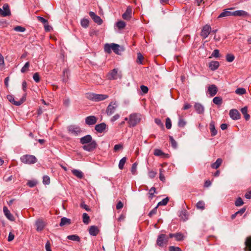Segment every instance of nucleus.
<instances>
[{"label": "nucleus", "mask_w": 251, "mask_h": 251, "mask_svg": "<svg viewBox=\"0 0 251 251\" xmlns=\"http://www.w3.org/2000/svg\"><path fill=\"white\" fill-rule=\"evenodd\" d=\"M116 25L119 29H123L125 27L126 23L122 21H118L116 23Z\"/></svg>", "instance_id": "41"}, {"label": "nucleus", "mask_w": 251, "mask_h": 251, "mask_svg": "<svg viewBox=\"0 0 251 251\" xmlns=\"http://www.w3.org/2000/svg\"><path fill=\"white\" fill-rule=\"evenodd\" d=\"M106 126V124L104 123H102L100 124L96 125L95 129L98 132L101 133L105 130Z\"/></svg>", "instance_id": "23"}, {"label": "nucleus", "mask_w": 251, "mask_h": 251, "mask_svg": "<svg viewBox=\"0 0 251 251\" xmlns=\"http://www.w3.org/2000/svg\"><path fill=\"white\" fill-rule=\"evenodd\" d=\"M3 212L4 213L5 216L6 217V218L8 220H9L11 221H14L15 219H14V217L11 214V213L10 212L9 210L7 209V208L5 206L3 207Z\"/></svg>", "instance_id": "22"}, {"label": "nucleus", "mask_w": 251, "mask_h": 251, "mask_svg": "<svg viewBox=\"0 0 251 251\" xmlns=\"http://www.w3.org/2000/svg\"><path fill=\"white\" fill-rule=\"evenodd\" d=\"M69 133L74 135H78L81 132V130L79 126L75 125H71L68 127Z\"/></svg>", "instance_id": "8"}, {"label": "nucleus", "mask_w": 251, "mask_h": 251, "mask_svg": "<svg viewBox=\"0 0 251 251\" xmlns=\"http://www.w3.org/2000/svg\"><path fill=\"white\" fill-rule=\"evenodd\" d=\"M169 139L171 143V145L172 147L176 149L177 147V143L174 140L173 137L172 136H170Z\"/></svg>", "instance_id": "50"}, {"label": "nucleus", "mask_w": 251, "mask_h": 251, "mask_svg": "<svg viewBox=\"0 0 251 251\" xmlns=\"http://www.w3.org/2000/svg\"><path fill=\"white\" fill-rule=\"evenodd\" d=\"M154 154L155 156H161L163 154V152L159 149H155L154 151Z\"/></svg>", "instance_id": "56"}, {"label": "nucleus", "mask_w": 251, "mask_h": 251, "mask_svg": "<svg viewBox=\"0 0 251 251\" xmlns=\"http://www.w3.org/2000/svg\"><path fill=\"white\" fill-rule=\"evenodd\" d=\"M208 67L211 70L215 71L219 67V63L216 61H211L209 63Z\"/></svg>", "instance_id": "20"}, {"label": "nucleus", "mask_w": 251, "mask_h": 251, "mask_svg": "<svg viewBox=\"0 0 251 251\" xmlns=\"http://www.w3.org/2000/svg\"><path fill=\"white\" fill-rule=\"evenodd\" d=\"M222 159L221 158H218L215 162L211 164V167L214 169H217L222 164Z\"/></svg>", "instance_id": "30"}, {"label": "nucleus", "mask_w": 251, "mask_h": 251, "mask_svg": "<svg viewBox=\"0 0 251 251\" xmlns=\"http://www.w3.org/2000/svg\"><path fill=\"white\" fill-rule=\"evenodd\" d=\"M141 120V115L138 114L133 113L129 117L128 123L129 126L134 127L138 124Z\"/></svg>", "instance_id": "2"}, {"label": "nucleus", "mask_w": 251, "mask_h": 251, "mask_svg": "<svg viewBox=\"0 0 251 251\" xmlns=\"http://www.w3.org/2000/svg\"><path fill=\"white\" fill-rule=\"evenodd\" d=\"M232 15L234 16H243L247 17L249 16V14L245 11L244 10H237L232 12Z\"/></svg>", "instance_id": "19"}, {"label": "nucleus", "mask_w": 251, "mask_h": 251, "mask_svg": "<svg viewBox=\"0 0 251 251\" xmlns=\"http://www.w3.org/2000/svg\"><path fill=\"white\" fill-rule=\"evenodd\" d=\"M97 119L94 116H88L85 119V123L87 125L91 126L97 123Z\"/></svg>", "instance_id": "15"}, {"label": "nucleus", "mask_w": 251, "mask_h": 251, "mask_svg": "<svg viewBox=\"0 0 251 251\" xmlns=\"http://www.w3.org/2000/svg\"><path fill=\"white\" fill-rule=\"evenodd\" d=\"M11 12L8 4H4L2 6V8H0V15L3 17H6L9 16Z\"/></svg>", "instance_id": "11"}, {"label": "nucleus", "mask_w": 251, "mask_h": 251, "mask_svg": "<svg viewBox=\"0 0 251 251\" xmlns=\"http://www.w3.org/2000/svg\"><path fill=\"white\" fill-rule=\"evenodd\" d=\"M89 99L95 101H100L106 99L108 98V96L103 94H97L94 93H91L88 94V96Z\"/></svg>", "instance_id": "4"}, {"label": "nucleus", "mask_w": 251, "mask_h": 251, "mask_svg": "<svg viewBox=\"0 0 251 251\" xmlns=\"http://www.w3.org/2000/svg\"><path fill=\"white\" fill-rule=\"evenodd\" d=\"M143 59L144 57L143 55L140 52H139L137 54V62L140 64H142Z\"/></svg>", "instance_id": "54"}, {"label": "nucleus", "mask_w": 251, "mask_h": 251, "mask_svg": "<svg viewBox=\"0 0 251 251\" xmlns=\"http://www.w3.org/2000/svg\"><path fill=\"white\" fill-rule=\"evenodd\" d=\"M241 112L244 115L245 118L246 120H248L250 119V115L248 114V108L247 107H244L241 110Z\"/></svg>", "instance_id": "31"}, {"label": "nucleus", "mask_w": 251, "mask_h": 251, "mask_svg": "<svg viewBox=\"0 0 251 251\" xmlns=\"http://www.w3.org/2000/svg\"><path fill=\"white\" fill-rule=\"evenodd\" d=\"M169 201V199L168 198H166L164 199H163L161 201H159L157 206H160V205H165L167 204Z\"/></svg>", "instance_id": "47"}, {"label": "nucleus", "mask_w": 251, "mask_h": 251, "mask_svg": "<svg viewBox=\"0 0 251 251\" xmlns=\"http://www.w3.org/2000/svg\"><path fill=\"white\" fill-rule=\"evenodd\" d=\"M186 124L185 122L183 119H179L178 125L180 127H184Z\"/></svg>", "instance_id": "61"}, {"label": "nucleus", "mask_w": 251, "mask_h": 251, "mask_svg": "<svg viewBox=\"0 0 251 251\" xmlns=\"http://www.w3.org/2000/svg\"><path fill=\"white\" fill-rule=\"evenodd\" d=\"M155 193H156V189L155 187H151L150 189L149 193V198L150 200H151L152 198L154 197Z\"/></svg>", "instance_id": "32"}, {"label": "nucleus", "mask_w": 251, "mask_h": 251, "mask_svg": "<svg viewBox=\"0 0 251 251\" xmlns=\"http://www.w3.org/2000/svg\"><path fill=\"white\" fill-rule=\"evenodd\" d=\"M244 204V202L242 200V199L239 197L238 198L236 201L235 202V204L236 206H240Z\"/></svg>", "instance_id": "49"}, {"label": "nucleus", "mask_w": 251, "mask_h": 251, "mask_svg": "<svg viewBox=\"0 0 251 251\" xmlns=\"http://www.w3.org/2000/svg\"><path fill=\"white\" fill-rule=\"evenodd\" d=\"M14 30L17 32H24L25 30V28L21 26H17L14 28Z\"/></svg>", "instance_id": "48"}, {"label": "nucleus", "mask_w": 251, "mask_h": 251, "mask_svg": "<svg viewBox=\"0 0 251 251\" xmlns=\"http://www.w3.org/2000/svg\"><path fill=\"white\" fill-rule=\"evenodd\" d=\"M222 99L220 97H216L213 98V102L217 105H221L222 103Z\"/></svg>", "instance_id": "39"}, {"label": "nucleus", "mask_w": 251, "mask_h": 251, "mask_svg": "<svg viewBox=\"0 0 251 251\" xmlns=\"http://www.w3.org/2000/svg\"><path fill=\"white\" fill-rule=\"evenodd\" d=\"M165 126H166V127L167 129H170L171 128V126H172L171 121L169 118H167L166 119Z\"/></svg>", "instance_id": "53"}, {"label": "nucleus", "mask_w": 251, "mask_h": 251, "mask_svg": "<svg viewBox=\"0 0 251 251\" xmlns=\"http://www.w3.org/2000/svg\"><path fill=\"white\" fill-rule=\"evenodd\" d=\"M132 9L130 7H127L126 11L124 13L122 17L125 20H128L130 19L132 15Z\"/></svg>", "instance_id": "18"}, {"label": "nucleus", "mask_w": 251, "mask_h": 251, "mask_svg": "<svg viewBox=\"0 0 251 251\" xmlns=\"http://www.w3.org/2000/svg\"><path fill=\"white\" fill-rule=\"evenodd\" d=\"M194 107L198 113L201 114L203 112L204 107L200 103H196Z\"/></svg>", "instance_id": "27"}, {"label": "nucleus", "mask_w": 251, "mask_h": 251, "mask_svg": "<svg viewBox=\"0 0 251 251\" xmlns=\"http://www.w3.org/2000/svg\"><path fill=\"white\" fill-rule=\"evenodd\" d=\"M83 222L85 224H89L90 222V217L86 213L83 214Z\"/></svg>", "instance_id": "38"}, {"label": "nucleus", "mask_w": 251, "mask_h": 251, "mask_svg": "<svg viewBox=\"0 0 251 251\" xmlns=\"http://www.w3.org/2000/svg\"><path fill=\"white\" fill-rule=\"evenodd\" d=\"M141 89L142 92L144 94H146L148 92V90H149L148 88L145 85H142L141 86Z\"/></svg>", "instance_id": "60"}, {"label": "nucleus", "mask_w": 251, "mask_h": 251, "mask_svg": "<svg viewBox=\"0 0 251 251\" xmlns=\"http://www.w3.org/2000/svg\"><path fill=\"white\" fill-rule=\"evenodd\" d=\"M137 168V163L135 162L134 164H133L132 167H131V170L132 174L134 175L136 174Z\"/></svg>", "instance_id": "46"}, {"label": "nucleus", "mask_w": 251, "mask_h": 251, "mask_svg": "<svg viewBox=\"0 0 251 251\" xmlns=\"http://www.w3.org/2000/svg\"><path fill=\"white\" fill-rule=\"evenodd\" d=\"M229 116L230 118L234 120H236L240 118V114L236 109H231L229 111Z\"/></svg>", "instance_id": "13"}, {"label": "nucleus", "mask_w": 251, "mask_h": 251, "mask_svg": "<svg viewBox=\"0 0 251 251\" xmlns=\"http://www.w3.org/2000/svg\"><path fill=\"white\" fill-rule=\"evenodd\" d=\"M170 251H181L180 248L178 247L171 246L169 248Z\"/></svg>", "instance_id": "58"}, {"label": "nucleus", "mask_w": 251, "mask_h": 251, "mask_svg": "<svg viewBox=\"0 0 251 251\" xmlns=\"http://www.w3.org/2000/svg\"><path fill=\"white\" fill-rule=\"evenodd\" d=\"M67 239L72 241H80V238L76 235H71L67 236Z\"/></svg>", "instance_id": "36"}, {"label": "nucleus", "mask_w": 251, "mask_h": 251, "mask_svg": "<svg viewBox=\"0 0 251 251\" xmlns=\"http://www.w3.org/2000/svg\"><path fill=\"white\" fill-rule=\"evenodd\" d=\"M89 15L94 21L100 25L102 23V19L99 16L97 15L94 12L91 11L89 13Z\"/></svg>", "instance_id": "14"}, {"label": "nucleus", "mask_w": 251, "mask_h": 251, "mask_svg": "<svg viewBox=\"0 0 251 251\" xmlns=\"http://www.w3.org/2000/svg\"><path fill=\"white\" fill-rule=\"evenodd\" d=\"M4 67V59L2 55L0 53V70H2Z\"/></svg>", "instance_id": "51"}, {"label": "nucleus", "mask_w": 251, "mask_h": 251, "mask_svg": "<svg viewBox=\"0 0 251 251\" xmlns=\"http://www.w3.org/2000/svg\"><path fill=\"white\" fill-rule=\"evenodd\" d=\"M126 157H123L119 161L118 167L121 170L123 169L124 166L126 162Z\"/></svg>", "instance_id": "35"}, {"label": "nucleus", "mask_w": 251, "mask_h": 251, "mask_svg": "<svg viewBox=\"0 0 251 251\" xmlns=\"http://www.w3.org/2000/svg\"><path fill=\"white\" fill-rule=\"evenodd\" d=\"M113 46H112V43L109 44H106L104 45V51L107 53H110L111 51V50H112Z\"/></svg>", "instance_id": "34"}, {"label": "nucleus", "mask_w": 251, "mask_h": 251, "mask_svg": "<svg viewBox=\"0 0 251 251\" xmlns=\"http://www.w3.org/2000/svg\"><path fill=\"white\" fill-rule=\"evenodd\" d=\"M117 107L118 103L117 101H111L106 108V114L109 116L112 115L115 112Z\"/></svg>", "instance_id": "6"}, {"label": "nucleus", "mask_w": 251, "mask_h": 251, "mask_svg": "<svg viewBox=\"0 0 251 251\" xmlns=\"http://www.w3.org/2000/svg\"><path fill=\"white\" fill-rule=\"evenodd\" d=\"M107 76L110 80H116L121 79L122 75L121 72H118L117 69H114L108 74Z\"/></svg>", "instance_id": "5"}, {"label": "nucleus", "mask_w": 251, "mask_h": 251, "mask_svg": "<svg viewBox=\"0 0 251 251\" xmlns=\"http://www.w3.org/2000/svg\"><path fill=\"white\" fill-rule=\"evenodd\" d=\"M99 232V229L96 226H91L89 228V233L93 236H96Z\"/></svg>", "instance_id": "25"}, {"label": "nucleus", "mask_w": 251, "mask_h": 251, "mask_svg": "<svg viewBox=\"0 0 251 251\" xmlns=\"http://www.w3.org/2000/svg\"><path fill=\"white\" fill-rule=\"evenodd\" d=\"M233 9V8H230L229 9H225L218 16V18H223L225 17H228L230 16H233L232 12L229 11V10Z\"/></svg>", "instance_id": "17"}, {"label": "nucleus", "mask_w": 251, "mask_h": 251, "mask_svg": "<svg viewBox=\"0 0 251 251\" xmlns=\"http://www.w3.org/2000/svg\"><path fill=\"white\" fill-rule=\"evenodd\" d=\"M218 90L216 85L212 84L208 87V92L211 96H214L217 93Z\"/></svg>", "instance_id": "16"}, {"label": "nucleus", "mask_w": 251, "mask_h": 251, "mask_svg": "<svg viewBox=\"0 0 251 251\" xmlns=\"http://www.w3.org/2000/svg\"><path fill=\"white\" fill-rule=\"evenodd\" d=\"M245 251H251V237L247 238L245 242Z\"/></svg>", "instance_id": "24"}, {"label": "nucleus", "mask_w": 251, "mask_h": 251, "mask_svg": "<svg viewBox=\"0 0 251 251\" xmlns=\"http://www.w3.org/2000/svg\"><path fill=\"white\" fill-rule=\"evenodd\" d=\"M35 225L37 227L36 230L38 231H41L43 230L46 226L45 223L42 220L40 219H38L36 221Z\"/></svg>", "instance_id": "12"}, {"label": "nucleus", "mask_w": 251, "mask_h": 251, "mask_svg": "<svg viewBox=\"0 0 251 251\" xmlns=\"http://www.w3.org/2000/svg\"><path fill=\"white\" fill-rule=\"evenodd\" d=\"M155 123L161 127L163 128V124L159 119H155Z\"/></svg>", "instance_id": "59"}, {"label": "nucleus", "mask_w": 251, "mask_h": 251, "mask_svg": "<svg viewBox=\"0 0 251 251\" xmlns=\"http://www.w3.org/2000/svg\"><path fill=\"white\" fill-rule=\"evenodd\" d=\"M235 93L238 95H242L246 94V90L244 88H239L236 90Z\"/></svg>", "instance_id": "40"}, {"label": "nucleus", "mask_w": 251, "mask_h": 251, "mask_svg": "<svg viewBox=\"0 0 251 251\" xmlns=\"http://www.w3.org/2000/svg\"><path fill=\"white\" fill-rule=\"evenodd\" d=\"M46 250V251H51V248H50V244L49 241H48L45 246Z\"/></svg>", "instance_id": "64"}, {"label": "nucleus", "mask_w": 251, "mask_h": 251, "mask_svg": "<svg viewBox=\"0 0 251 251\" xmlns=\"http://www.w3.org/2000/svg\"><path fill=\"white\" fill-rule=\"evenodd\" d=\"M198 209L203 210L204 209V202L203 201H199L196 204Z\"/></svg>", "instance_id": "42"}, {"label": "nucleus", "mask_w": 251, "mask_h": 251, "mask_svg": "<svg viewBox=\"0 0 251 251\" xmlns=\"http://www.w3.org/2000/svg\"><path fill=\"white\" fill-rule=\"evenodd\" d=\"M80 142L82 145H84L82 147L83 149L87 151H93L97 146L96 141L93 140L90 135H87L80 138Z\"/></svg>", "instance_id": "1"}, {"label": "nucleus", "mask_w": 251, "mask_h": 251, "mask_svg": "<svg viewBox=\"0 0 251 251\" xmlns=\"http://www.w3.org/2000/svg\"><path fill=\"white\" fill-rule=\"evenodd\" d=\"M29 67V62H27L26 63H25V65L21 69V72L22 73H24L26 72V71H27L28 70Z\"/></svg>", "instance_id": "43"}, {"label": "nucleus", "mask_w": 251, "mask_h": 251, "mask_svg": "<svg viewBox=\"0 0 251 251\" xmlns=\"http://www.w3.org/2000/svg\"><path fill=\"white\" fill-rule=\"evenodd\" d=\"M112 46H113V49H112V50H113V51L117 54H120V53L123 51L124 49L123 48L121 47L118 44H114V43H112Z\"/></svg>", "instance_id": "21"}, {"label": "nucleus", "mask_w": 251, "mask_h": 251, "mask_svg": "<svg viewBox=\"0 0 251 251\" xmlns=\"http://www.w3.org/2000/svg\"><path fill=\"white\" fill-rule=\"evenodd\" d=\"M188 215L186 210H182L180 213V218L183 220L186 221L188 219Z\"/></svg>", "instance_id": "33"}, {"label": "nucleus", "mask_w": 251, "mask_h": 251, "mask_svg": "<svg viewBox=\"0 0 251 251\" xmlns=\"http://www.w3.org/2000/svg\"><path fill=\"white\" fill-rule=\"evenodd\" d=\"M175 238L177 241H181L183 240L184 237L181 233H176L175 234Z\"/></svg>", "instance_id": "52"}, {"label": "nucleus", "mask_w": 251, "mask_h": 251, "mask_svg": "<svg viewBox=\"0 0 251 251\" xmlns=\"http://www.w3.org/2000/svg\"><path fill=\"white\" fill-rule=\"evenodd\" d=\"M209 126L210 130L211 132V135L212 136H215L217 133V131L215 128L214 122L211 121L209 124Z\"/></svg>", "instance_id": "26"}, {"label": "nucleus", "mask_w": 251, "mask_h": 251, "mask_svg": "<svg viewBox=\"0 0 251 251\" xmlns=\"http://www.w3.org/2000/svg\"><path fill=\"white\" fill-rule=\"evenodd\" d=\"M120 118V115L118 114H115L114 116H113L111 119V121L112 122H114Z\"/></svg>", "instance_id": "62"}, {"label": "nucleus", "mask_w": 251, "mask_h": 251, "mask_svg": "<svg viewBox=\"0 0 251 251\" xmlns=\"http://www.w3.org/2000/svg\"><path fill=\"white\" fill-rule=\"evenodd\" d=\"M33 78L36 82H39L40 78L39 74L38 73H35L33 75Z\"/></svg>", "instance_id": "55"}, {"label": "nucleus", "mask_w": 251, "mask_h": 251, "mask_svg": "<svg viewBox=\"0 0 251 251\" xmlns=\"http://www.w3.org/2000/svg\"><path fill=\"white\" fill-rule=\"evenodd\" d=\"M21 161L27 164H32L37 162V159L36 157L32 155H25L21 157Z\"/></svg>", "instance_id": "3"}, {"label": "nucleus", "mask_w": 251, "mask_h": 251, "mask_svg": "<svg viewBox=\"0 0 251 251\" xmlns=\"http://www.w3.org/2000/svg\"><path fill=\"white\" fill-rule=\"evenodd\" d=\"M89 21L87 19H83L81 20V25L84 28H87L89 26Z\"/></svg>", "instance_id": "37"}, {"label": "nucleus", "mask_w": 251, "mask_h": 251, "mask_svg": "<svg viewBox=\"0 0 251 251\" xmlns=\"http://www.w3.org/2000/svg\"><path fill=\"white\" fill-rule=\"evenodd\" d=\"M43 183L45 185H49L50 183V178L48 176H45L43 178Z\"/></svg>", "instance_id": "44"}, {"label": "nucleus", "mask_w": 251, "mask_h": 251, "mask_svg": "<svg viewBox=\"0 0 251 251\" xmlns=\"http://www.w3.org/2000/svg\"><path fill=\"white\" fill-rule=\"evenodd\" d=\"M211 31V27L208 25H206L203 26L201 32V36L202 37L203 39L207 38L210 32Z\"/></svg>", "instance_id": "9"}, {"label": "nucleus", "mask_w": 251, "mask_h": 251, "mask_svg": "<svg viewBox=\"0 0 251 251\" xmlns=\"http://www.w3.org/2000/svg\"><path fill=\"white\" fill-rule=\"evenodd\" d=\"M212 55L215 57H218L219 56V51L218 50H215L213 53Z\"/></svg>", "instance_id": "63"}, {"label": "nucleus", "mask_w": 251, "mask_h": 251, "mask_svg": "<svg viewBox=\"0 0 251 251\" xmlns=\"http://www.w3.org/2000/svg\"><path fill=\"white\" fill-rule=\"evenodd\" d=\"M167 242L168 238L166 237L165 234H162L158 236L157 239L156 244L160 247H163L167 244Z\"/></svg>", "instance_id": "10"}, {"label": "nucleus", "mask_w": 251, "mask_h": 251, "mask_svg": "<svg viewBox=\"0 0 251 251\" xmlns=\"http://www.w3.org/2000/svg\"><path fill=\"white\" fill-rule=\"evenodd\" d=\"M72 171L73 174L77 177L79 178H82L83 177V174L81 171L74 169Z\"/></svg>", "instance_id": "29"}, {"label": "nucleus", "mask_w": 251, "mask_h": 251, "mask_svg": "<svg viewBox=\"0 0 251 251\" xmlns=\"http://www.w3.org/2000/svg\"><path fill=\"white\" fill-rule=\"evenodd\" d=\"M235 58L234 56L232 54H227L226 55V59L227 62H232Z\"/></svg>", "instance_id": "45"}, {"label": "nucleus", "mask_w": 251, "mask_h": 251, "mask_svg": "<svg viewBox=\"0 0 251 251\" xmlns=\"http://www.w3.org/2000/svg\"><path fill=\"white\" fill-rule=\"evenodd\" d=\"M26 94H24L22 98L19 101H15L12 95L7 96V98L8 100L12 103L13 104L19 106L22 104L25 100Z\"/></svg>", "instance_id": "7"}, {"label": "nucleus", "mask_w": 251, "mask_h": 251, "mask_svg": "<svg viewBox=\"0 0 251 251\" xmlns=\"http://www.w3.org/2000/svg\"><path fill=\"white\" fill-rule=\"evenodd\" d=\"M71 223V220L66 217L62 218L59 224L60 226H62L66 225H69Z\"/></svg>", "instance_id": "28"}, {"label": "nucleus", "mask_w": 251, "mask_h": 251, "mask_svg": "<svg viewBox=\"0 0 251 251\" xmlns=\"http://www.w3.org/2000/svg\"><path fill=\"white\" fill-rule=\"evenodd\" d=\"M37 184V181L35 180H30L27 182V185L30 187H33Z\"/></svg>", "instance_id": "57"}]
</instances>
